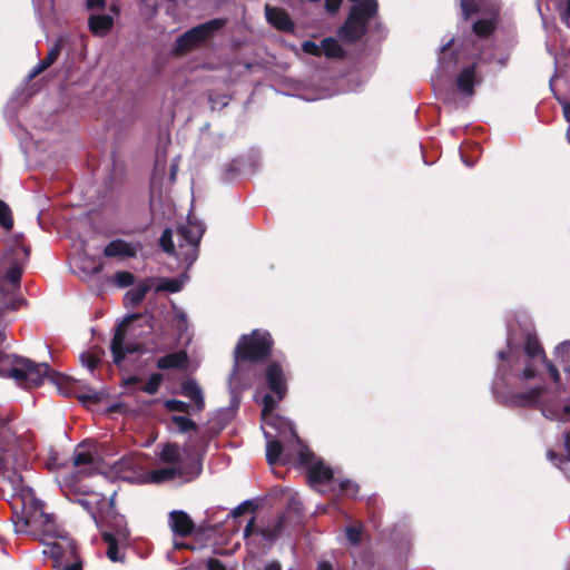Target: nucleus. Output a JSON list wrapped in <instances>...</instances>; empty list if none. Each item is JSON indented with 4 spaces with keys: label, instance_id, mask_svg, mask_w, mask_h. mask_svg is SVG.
<instances>
[{
    "label": "nucleus",
    "instance_id": "obj_63",
    "mask_svg": "<svg viewBox=\"0 0 570 570\" xmlns=\"http://www.w3.org/2000/svg\"><path fill=\"white\" fill-rule=\"evenodd\" d=\"M564 445H566L567 452L570 456V430L564 435Z\"/></svg>",
    "mask_w": 570,
    "mask_h": 570
},
{
    "label": "nucleus",
    "instance_id": "obj_58",
    "mask_svg": "<svg viewBox=\"0 0 570 570\" xmlns=\"http://www.w3.org/2000/svg\"><path fill=\"white\" fill-rule=\"evenodd\" d=\"M141 382V379L136 376V375H131V376H128L127 379L124 380V386L128 387L130 385H135L137 383H140Z\"/></svg>",
    "mask_w": 570,
    "mask_h": 570
},
{
    "label": "nucleus",
    "instance_id": "obj_1",
    "mask_svg": "<svg viewBox=\"0 0 570 570\" xmlns=\"http://www.w3.org/2000/svg\"><path fill=\"white\" fill-rule=\"evenodd\" d=\"M13 524L17 533L39 537L47 549L43 551L56 561L77 558L75 541L67 535H59L57 525L50 514L45 513L42 504L32 493L13 498Z\"/></svg>",
    "mask_w": 570,
    "mask_h": 570
},
{
    "label": "nucleus",
    "instance_id": "obj_36",
    "mask_svg": "<svg viewBox=\"0 0 570 570\" xmlns=\"http://www.w3.org/2000/svg\"><path fill=\"white\" fill-rule=\"evenodd\" d=\"M542 363L546 366L547 372L549 373V375H550L552 382L556 384L557 389L559 391H561V390L563 391L564 387H563V385L561 383V377H560V373H559L558 367L551 361H549L547 358L546 354H543Z\"/></svg>",
    "mask_w": 570,
    "mask_h": 570
},
{
    "label": "nucleus",
    "instance_id": "obj_22",
    "mask_svg": "<svg viewBox=\"0 0 570 570\" xmlns=\"http://www.w3.org/2000/svg\"><path fill=\"white\" fill-rule=\"evenodd\" d=\"M159 459L161 462L173 464L175 466L187 464L181 461V450L177 443L165 444L159 453Z\"/></svg>",
    "mask_w": 570,
    "mask_h": 570
},
{
    "label": "nucleus",
    "instance_id": "obj_41",
    "mask_svg": "<svg viewBox=\"0 0 570 570\" xmlns=\"http://www.w3.org/2000/svg\"><path fill=\"white\" fill-rule=\"evenodd\" d=\"M279 400H277V396L275 394H273L272 392L271 393H267L265 394L263 397H262V404H263V409H262V416L263 417H266L267 415H269L271 413H273V411L276 409L277 406V402Z\"/></svg>",
    "mask_w": 570,
    "mask_h": 570
},
{
    "label": "nucleus",
    "instance_id": "obj_26",
    "mask_svg": "<svg viewBox=\"0 0 570 570\" xmlns=\"http://www.w3.org/2000/svg\"><path fill=\"white\" fill-rule=\"evenodd\" d=\"M524 353L528 357L534 358L541 356L543 358L544 350L539 342L537 334L527 332L524 337Z\"/></svg>",
    "mask_w": 570,
    "mask_h": 570
},
{
    "label": "nucleus",
    "instance_id": "obj_11",
    "mask_svg": "<svg viewBox=\"0 0 570 570\" xmlns=\"http://www.w3.org/2000/svg\"><path fill=\"white\" fill-rule=\"evenodd\" d=\"M264 380L268 390L277 396V400H284L288 392L287 377L283 366L277 361L267 364L264 371Z\"/></svg>",
    "mask_w": 570,
    "mask_h": 570
},
{
    "label": "nucleus",
    "instance_id": "obj_16",
    "mask_svg": "<svg viewBox=\"0 0 570 570\" xmlns=\"http://www.w3.org/2000/svg\"><path fill=\"white\" fill-rule=\"evenodd\" d=\"M306 476L309 485L326 484L334 479V471L318 460L308 466Z\"/></svg>",
    "mask_w": 570,
    "mask_h": 570
},
{
    "label": "nucleus",
    "instance_id": "obj_60",
    "mask_svg": "<svg viewBox=\"0 0 570 570\" xmlns=\"http://www.w3.org/2000/svg\"><path fill=\"white\" fill-rule=\"evenodd\" d=\"M264 570H282V566L278 561L274 560L266 563Z\"/></svg>",
    "mask_w": 570,
    "mask_h": 570
},
{
    "label": "nucleus",
    "instance_id": "obj_3",
    "mask_svg": "<svg viewBox=\"0 0 570 570\" xmlns=\"http://www.w3.org/2000/svg\"><path fill=\"white\" fill-rule=\"evenodd\" d=\"M29 256L30 246L24 244L23 235H14L8 242L4 254V258L10 263V267L0 279V314L4 311L17 309L23 302V299L14 297V294L20 288L22 267L29 259Z\"/></svg>",
    "mask_w": 570,
    "mask_h": 570
},
{
    "label": "nucleus",
    "instance_id": "obj_57",
    "mask_svg": "<svg viewBox=\"0 0 570 570\" xmlns=\"http://www.w3.org/2000/svg\"><path fill=\"white\" fill-rule=\"evenodd\" d=\"M87 7L89 9H101L105 7V0H87Z\"/></svg>",
    "mask_w": 570,
    "mask_h": 570
},
{
    "label": "nucleus",
    "instance_id": "obj_64",
    "mask_svg": "<svg viewBox=\"0 0 570 570\" xmlns=\"http://www.w3.org/2000/svg\"><path fill=\"white\" fill-rule=\"evenodd\" d=\"M505 373H507V370L504 368V366H503V365H500V366L498 367V374H499V375H501V376L503 377V376L505 375Z\"/></svg>",
    "mask_w": 570,
    "mask_h": 570
},
{
    "label": "nucleus",
    "instance_id": "obj_2",
    "mask_svg": "<svg viewBox=\"0 0 570 570\" xmlns=\"http://www.w3.org/2000/svg\"><path fill=\"white\" fill-rule=\"evenodd\" d=\"M0 376L10 377L22 387H38L48 377L55 385L62 389L69 377L52 370L47 363H36L30 358L0 352Z\"/></svg>",
    "mask_w": 570,
    "mask_h": 570
},
{
    "label": "nucleus",
    "instance_id": "obj_56",
    "mask_svg": "<svg viewBox=\"0 0 570 570\" xmlns=\"http://www.w3.org/2000/svg\"><path fill=\"white\" fill-rule=\"evenodd\" d=\"M561 20L567 27L570 28V0H567L566 2V8L561 13Z\"/></svg>",
    "mask_w": 570,
    "mask_h": 570
},
{
    "label": "nucleus",
    "instance_id": "obj_43",
    "mask_svg": "<svg viewBox=\"0 0 570 570\" xmlns=\"http://www.w3.org/2000/svg\"><path fill=\"white\" fill-rule=\"evenodd\" d=\"M114 282L118 287L125 288L135 283V275L127 271L116 272Z\"/></svg>",
    "mask_w": 570,
    "mask_h": 570
},
{
    "label": "nucleus",
    "instance_id": "obj_28",
    "mask_svg": "<svg viewBox=\"0 0 570 570\" xmlns=\"http://www.w3.org/2000/svg\"><path fill=\"white\" fill-rule=\"evenodd\" d=\"M284 446L277 439L268 440L266 443V462L268 465L274 466L281 460Z\"/></svg>",
    "mask_w": 570,
    "mask_h": 570
},
{
    "label": "nucleus",
    "instance_id": "obj_12",
    "mask_svg": "<svg viewBox=\"0 0 570 570\" xmlns=\"http://www.w3.org/2000/svg\"><path fill=\"white\" fill-rule=\"evenodd\" d=\"M246 361H236L229 374L228 384L233 393L243 392L252 387L255 380V368L245 364Z\"/></svg>",
    "mask_w": 570,
    "mask_h": 570
},
{
    "label": "nucleus",
    "instance_id": "obj_45",
    "mask_svg": "<svg viewBox=\"0 0 570 570\" xmlns=\"http://www.w3.org/2000/svg\"><path fill=\"white\" fill-rule=\"evenodd\" d=\"M181 289V283L176 278L163 281L156 288L157 292L177 293Z\"/></svg>",
    "mask_w": 570,
    "mask_h": 570
},
{
    "label": "nucleus",
    "instance_id": "obj_35",
    "mask_svg": "<svg viewBox=\"0 0 570 570\" xmlns=\"http://www.w3.org/2000/svg\"><path fill=\"white\" fill-rule=\"evenodd\" d=\"M163 380H164L163 374L153 373L149 376L147 383L141 387V390L149 395H154L159 391Z\"/></svg>",
    "mask_w": 570,
    "mask_h": 570
},
{
    "label": "nucleus",
    "instance_id": "obj_32",
    "mask_svg": "<svg viewBox=\"0 0 570 570\" xmlns=\"http://www.w3.org/2000/svg\"><path fill=\"white\" fill-rule=\"evenodd\" d=\"M171 423L177 426L179 432H196L198 430V425L191 419L183 415H173Z\"/></svg>",
    "mask_w": 570,
    "mask_h": 570
},
{
    "label": "nucleus",
    "instance_id": "obj_5",
    "mask_svg": "<svg viewBox=\"0 0 570 570\" xmlns=\"http://www.w3.org/2000/svg\"><path fill=\"white\" fill-rule=\"evenodd\" d=\"M273 346L274 340L269 332L253 330L239 337L234 350V358L258 363L271 356Z\"/></svg>",
    "mask_w": 570,
    "mask_h": 570
},
{
    "label": "nucleus",
    "instance_id": "obj_17",
    "mask_svg": "<svg viewBox=\"0 0 570 570\" xmlns=\"http://www.w3.org/2000/svg\"><path fill=\"white\" fill-rule=\"evenodd\" d=\"M475 72L476 62L474 61L464 67L456 77L458 90L464 96L471 97L474 95Z\"/></svg>",
    "mask_w": 570,
    "mask_h": 570
},
{
    "label": "nucleus",
    "instance_id": "obj_14",
    "mask_svg": "<svg viewBox=\"0 0 570 570\" xmlns=\"http://www.w3.org/2000/svg\"><path fill=\"white\" fill-rule=\"evenodd\" d=\"M544 392L546 387L538 385L525 392L512 394L505 404L510 407H533L538 405Z\"/></svg>",
    "mask_w": 570,
    "mask_h": 570
},
{
    "label": "nucleus",
    "instance_id": "obj_51",
    "mask_svg": "<svg viewBox=\"0 0 570 570\" xmlns=\"http://www.w3.org/2000/svg\"><path fill=\"white\" fill-rule=\"evenodd\" d=\"M343 0H325V9L328 13L334 14L338 11Z\"/></svg>",
    "mask_w": 570,
    "mask_h": 570
},
{
    "label": "nucleus",
    "instance_id": "obj_34",
    "mask_svg": "<svg viewBox=\"0 0 570 570\" xmlns=\"http://www.w3.org/2000/svg\"><path fill=\"white\" fill-rule=\"evenodd\" d=\"M95 458L94 454L90 451H75L72 455V464L75 466H87V470L94 464ZM87 475L90 474V471L86 472Z\"/></svg>",
    "mask_w": 570,
    "mask_h": 570
},
{
    "label": "nucleus",
    "instance_id": "obj_59",
    "mask_svg": "<svg viewBox=\"0 0 570 570\" xmlns=\"http://www.w3.org/2000/svg\"><path fill=\"white\" fill-rule=\"evenodd\" d=\"M62 570H82V562L81 560L77 559L72 563L63 567Z\"/></svg>",
    "mask_w": 570,
    "mask_h": 570
},
{
    "label": "nucleus",
    "instance_id": "obj_55",
    "mask_svg": "<svg viewBox=\"0 0 570 570\" xmlns=\"http://www.w3.org/2000/svg\"><path fill=\"white\" fill-rule=\"evenodd\" d=\"M48 67L43 65V61L41 60L29 73V79H33L37 76H39L41 72H43Z\"/></svg>",
    "mask_w": 570,
    "mask_h": 570
},
{
    "label": "nucleus",
    "instance_id": "obj_21",
    "mask_svg": "<svg viewBox=\"0 0 570 570\" xmlns=\"http://www.w3.org/2000/svg\"><path fill=\"white\" fill-rule=\"evenodd\" d=\"M180 393L189 397L197 411H203L205 406L204 396L202 390L194 379H187L180 384Z\"/></svg>",
    "mask_w": 570,
    "mask_h": 570
},
{
    "label": "nucleus",
    "instance_id": "obj_9",
    "mask_svg": "<svg viewBox=\"0 0 570 570\" xmlns=\"http://www.w3.org/2000/svg\"><path fill=\"white\" fill-rule=\"evenodd\" d=\"M141 317L142 315L140 313L130 314L116 326L110 345L114 363L116 365H119L126 358L127 354H131L137 351L134 346L125 345V338L127 334V326Z\"/></svg>",
    "mask_w": 570,
    "mask_h": 570
},
{
    "label": "nucleus",
    "instance_id": "obj_50",
    "mask_svg": "<svg viewBox=\"0 0 570 570\" xmlns=\"http://www.w3.org/2000/svg\"><path fill=\"white\" fill-rule=\"evenodd\" d=\"M314 453L309 450H302L298 453V462L302 465H309L313 464Z\"/></svg>",
    "mask_w": 570,
    "mask_h": 570
},
{
    "label": "nucleus",
    "instance_id": "obj_38",
    "mask_svg": "<svg viewBox=\"0 0 570 570\" xmlns=\"http://www.w3.org/2000/svg\"><path fill=\"white\" fill-rule=\"evenodd\" d=\"M460 7L462 10V18L466 21L473 14L480 12V6L476 0H460Z\"/></svg>",
    "mask_w": 570,
    "mask_h": 570
},
{
    "label": "nucleus",
    "instance_id": "obj_61",
    "mask_svg": "<svg viewBox=\"0 0 570 570\" xmlns=\"http://www.w3.org/2000/svg\"><path fill=\"white\" fill-rule=\"evenodd\" d=\"M317 569L318 570H333V566L331 562L328 561H321L318 564H317Z\"/></svg>",
    "mask_w": 570,
    "mask_h": 570
},
{
    "label": "nucleus",
    "instance_id": "obj_20",
    "mask_svg": "<svg viewBox=\"0 0 570 570\" xmlns=\"http://www.w3.org/2000/svg\"><path fill=\"white\" fill-rule=\"evenodd\" d=\"M203 234L204 229L199 225L191 223L181 225L177 229L178 238L191 246L194 250L197 249Z\"/></svg>",
    "mask_w": 570,
    "mask_h": 570
},
{
    "label": "nucleus",
    "instance_id": "obj_7",
    "mask_svg": "<svg viewBox=\"0 0 570 570\" xmlns=\"http://www.w3.org/2000/svg\"><path fill=\"white\" fill-rule=\"evenodd\" d=\"M285 528V514H278L275 519L268 522L266 525L258 527L255 524V518H252L245 529L244 538L248 540L247 544L259 548L262 544L257 542L255 535H259L266 543L263 547L271 548L272 544L282 534Z\"/></svg>",
    "mask_w": 570,
    "mask_h": 570
},
{
    "label": "nucleus",
    "instance_id": "obj_52",
    "mask_svg": "<svg viewBox=\"0 0 570 570\" xmlns=\"http://www.w3.org/2000/svg\"><path fill=\"white\" fill-rule=\"evenodd\" d=\"M521 380H532L537 377V371L533 366L527 365L519 376Z\"/></svg>",
    "mask_w": 570,
    "mask_h": 570
},
{
    "label": "nucleus",
    "instance_id": "obj_54",
    "mask_svg": "<svg viewBox=\"0 0 570 570\" xmlns=\"http://www.w3.org/2000/svg\"><path fill=\"white\" fill-rule=\"evenodd\" d=\"M286 510H287V511L292 510V511H294L295 513L301 514V513H302V511H303V505H302V503H301L298 500H296V499L292 498V499L288 501V503H287V508H286Z\"/></svg>",
    "mask_w": 570,
    "mask_h": 570
},
{
    "label": "nucleus",
    "instance_id": "obj_39",
    "mask_svg": "<svg viewBox=\"0 0 570 570\" xmlns=\"http://www.w3.org/2000/svg\"><path fill=\"white\" fill-rule=\"evenodd\" d=\"M0 225L10 230L13 226V218L10 207L0 199Z\"/></svg>",
    "mask_w": 570,
    "mask_h": 570
},
{
    "label": "nucleus",
    "instance_id": "obj_53",
    "mask_svg": "<svg viewBox=\"0 0 570 570\" xmlns=\"http://www.w3.org/2000/svg\"><path fill=\"white\" fill-rule=\"evenodd\" d=\"M508 348H509V351H508V352H507V351H500V352H498V357H499L502 362L507 361V360L509 358L510 354H512V353L514 352V350H515V346H514V344H513V342H512V340H511V338H509V340H508Z\"/></svg>",
    "mask_w": 570,
    "mask_h": 570
},
{
    "label": "nucleus",
    "instance_id": "obj_25",
    "mask_svg": "<svg viewBox=\"0 0 570 570\" xmlns=\"http://www.w3.org/2000/svg\"><path fill=\"white\" fill-rule=\"evenodd\" d=\"M88 24L92 33H105L112 28L114 20L108 14H97L90 17Z\"/></svg>",
    "mask_w": 570,
    "mask_h": 570
},
{
    "label": "nucleus",
    "instance_id": "obj_4",
    "mask_svg": "<svg viewBox=\"0 0 570 570\" xmlns=\"http://www.w3.org/2000/svg\"><path fill=\"white\" fill-rule=\"evenodd\" d=\"M377 11L376 0H362L353 6L338 30V37L347 43L358 41L367 32V23L376 17Z\"/></svg>",
    "mask_w": 570,
    "mask_h": 570
},
{
    "label": "nucleus",
    "instance_id": "obj_49",
    "mask_svg": "<svg viewBox=\"0 0 570 570\" xmlns=\"http://www.w3.org/2000/svg\"><path fill=\"white\" fill-rule=\"evenodd\" d=\"M104 394L96 391H90L88 394H83L79 396V401L82 403H92L98 404L101 402Z\"/></svg>",
    "mask_w": 570,
    "mask_h": 570
},
{
    "label": "nucleus",
    "instance_id": "obj_18",
    "mask_svg": "<svg viewBox=\"0 0 570 570\" xmlns=\"http://www.w3.org/2000/svg\"><path fill=\"white\" fill-rule=\"evenodd\" d=\"M104 255L108 258H134L137 255V248L124 239H114L105 247Z\"/></svg>",
    "mask_w": 570,
    "mask_h": 570
},
{
    "label": "nucleus",
    "instance_id": "obj_30",
    "mask_svg": "<svg viewBox=\"0 0 570 570\" xmlns=\"http://www.w3.org/2000/svg\"><path fill=\"white\" fill-rule=\"evenodd\" d=\"M556 356L563 371L570 374V341H566L556 347Z\"/></svg>",
    "mask_w": 570,
    "mask_h": 570
},
{
    "label": "nucleus",
    "instance_id": "obj_13",
    "mask_svg": "<svg viewBox=\"0 0 570 570\" xmlns=\"http://www.w3.org/2000/svg\"><path fill=\"white\" fill-rule=\"evenodd\" d=\"M265 17L267 22L278 31L293 33L295 30V23L288 12L278 7L271 4L265 6Z\"/></svg>",
    "mask_w": 570,
    "mask_h": 570
},
{
    "label": "nucleus",
    "instance_id": "obj_42",
    "mask_svg": "<svg viewBox=\"0 0 570 570\" xmlns=\"http://www.w3.org/2000/svg\"><path fill=\"white\" fill-rule=\"evenodd\" d=\"M159 245L163 250L167 254H174L175 245L173 242V230L170 228H165L159 238Z\"/></svg>",
    "mask_w": 570,
    "mask_h": 570
},
{
    "label": "nucleus",
    "instance_id": "obj_19",
    "mask_svg": "<svg viewBox=\"0 0 570 570\" xmlns=\"http://www.w3.org/2000/svg\"><path fill=\"white\" fill-rule=\"evenodd\" d=\"M188 364V355L186 351H178L167 354L157 360L156 366L159 370L186 368Z\"/></svg>",
    "mask_w": 570,
    "mask_h": 570
},
{
    "label": "nucleus",
    "instance_id": "obj_40",
    "mask_svg": "<svg viewBox=\"0 0 570 570\" xmlns=\"http://www.w3.org/2000/svg\"><path fill=\"white\" fill-rule=\"evenodd\" d=\"M164 406L169 412H181L189 414L190 405L177 399H169L164 402Z\"/></svg>",
    "mask_w": 570,
    "mask_h": 570
},
{
    "label": "nucleus",
    "instance_id": "obj_29",
    "mask_svg": "<svg viewBox=\"0 0 570 570\" xmlns=\"http://www.w3.org/2000/svg\"><path fill=\"white\" fill-rule=\"evenodd\" d=\"M102 541L108 546L107 557L112 562L119 561V548H118V539L112 532L102 531L101 532Z\"/></svg>",
    "mask_w": 570,
    "mask_h": 570
},
{
    "label": "nucleus",
    "instance_id": "obj_10",
    "mask_svg": "<svg viewBox=\"0 0 570 570\" xmlns=\"http://www.w3.org/2000/svg\"><path fill=\"white\" fill-rule=\"evenodd\" d=\"M7 420L0 416V475L16 471V450L11 436H7Z\"/></svg>",
    "mask_w": 570,
    "mask_h": 570
},
{
    "label": "nucleus",
    "instance_id": "obj_23",
    "mask_svg": "<svg viewBox=\"0 0 570 570\" xmlns=\"http://www.w3.org/2000/svg\"><path fill=\"white\" fill-rule=\"evenodd\" d=\"M150 291V285L145 282L128 291L125 294L124 303L126 307H137L146 297V294Z\"/></svg>",
    "mask_w": 570,
    "mask_h": 570
},
{
    "label": "nucleus",
    "instance_id": "obj_31",
    "mask_svg": "<svg viewBox=\"0 0 570 570\" xmlns=\"http://www.w3.org/2000/svg\"><path fill=\"white\" fill-rule=\"evenodd\" d=\"M101 351H89L81 353L79 358L83 366L94 372L101 363Z\"/></svg>",
    "mask_w": 570,
    "mask_h": 570
},
{
    "label": "nucleus",
    "instance_id": "obj_48",
    "mask_svg": "<svg viewBox=\"0 0 570 570\" xmlns=\"http://www.w3.org/2000/svg\"><path fill=\"white\" fill-rule=\"evenodd\" d=\"M302 49L304 52H306L308 55H312L315 57L322 56V43L317 45L316 42H314L312 40H306L303 42Z\"/></svg>",
    "mask_w": 570,
    "mask_h": 570
},
{
    "label": "nucleus",
    "instance_id": "obj_62",
    "mask_svg": "<svg viewBox=\"0 0 570 570\" xmlns=\"http://www.w3.org/2000/svg\"><path fill=\"white\" fill-rule=\"evenodd\" d=\"M454 43V39L451 38L446 43H444L442 47H441V53H446L453 46Z\"/></svg>",
    "mask_w": 570,
    "mask_h": 570
},
{
    "label": "nucleus",
    "instance_id": "obj_46",
    "mask_svg": "<svg viewBox=\"0 0 570 570\" xmlns=\"http://www.w3.org/2000/svg\"><path fill=\"white\" fill-rule=\"evenodd\" d=\"M362 528L360 527H347L346 528V538L350 541L351 544L357 546L362 540Z\"/></svg>",
    "mask_w": 570,
    "mask_h": 570
},
{
    "label": "nucleus",
    "instance_id": "obj_33",
    "mask_svg": "<svg viewBox=\"0 0 570 570\" xmlns=\"http://www.w3.org/2000/svg\"><path fill=\"white\" fill-rule=\"evenodd\" d=\"M63 47H65L63 38H58L53 42V45L50 47L47 56L42 59L43 65H46L48 68L51 67L59 58Z\"/></svg>",
    "mask_w": 570,
    "mask_h": 570
},
{
    "label": "nucleus",
    "instance_id": "obj_8",
    "mask_svg": "<svg viewBox=\"0 0 570 570\" xmlns=\"http://www.w3.org/2000/svg\"><path fill=\"white\" fill-rule=\"evenodd\" d=\"M202 472V463L191 459L186 465L167 466L156 469L150 472V478L155 483L170 481L176 478H184L186 481L196 479Z\"/></svg>",
    "mask_w": 570,
    "mask_h": 570
},
{
    "label": "nucleus",
    "instance_id": "obj_6",
    "mask_svg": "<svg viewBox=\"0 0 570 570\" xmlns=\"http://www.w3.org/2000/svg\"><path fill=\"white\" fill-rule=\"evenodd\" d=\"M226 22L227 20L224 18H215L185 31L176 39L173 53L177 57H181L190 52L212 37L216 31L224 28Z\"/></svg>",
    "mask_w": 570,
    "mask_h": 570
},
{
    "label": "nucleus",
    "instance_id": "obj_24",
    "mask_svg": "<svg viewBox=\"0 0 570 570\" xmlns=\"http://www.w3.org/2000/svg\"><path fill=\"white\" fill-rule=\"evenodd\" d=\"M498 28L495 18L479 19L472 24L473 33L481 38L488 39L491 37Z\"/></svg>",
    "mask_w": 570,
    "mask_h": 570
},
{
    "label": "nucleus",
    "instance_id": "obj_37",
    "mask_svg": "<svg viewBox=\"0 0 570 570\" xmlns=\"http://www.w3.org/2000/svg\"><path fill=\"white\" fill-rule=\"evenodd\" d=\"M542 363L546 366L547 372L549 373V375H550L552 382L556 384L557 389L559 391H561V390L563 391L564 387H563V385L561 383V377H560V373H559L558 367L551 361H549L547 358L546 354H543Z\"/></svg>",
    "mask_w": 570,
    "mask_h": 570
},
{
    "label": "nucleus",
    "instance_id": "obj_44",
    "mask_svg": "<svg viewBox=\"0 0 570 570\" xmlns=\"http://www.w3.org/2000/svg\"><path fill=\"white\" fill-rule=\"evenodd\" d=\"M338 489L341 494L355 498L358 493L360 485L350 479H344L340 481Z\"/></svg>",
    "mask_w": 570,
    "mask_h": 570
},
{
    "label": "nucleus",
    "instance_id": "obj_27",
    "mask_svg": "<svg viewBox=\"0 0 570 570\" xmlns=\"http://www.w3.org/2000/svg\"><path fill=\"white\" fill-rule=\"evenodd\" d=\"M322 55H325L327 58L342 59L345 57V50L335 38L327 37L322 40Z\"/></svg>",
    "mask_w": 570,
    "mask_h": 570
},
{
    "label": "nucleus",
    "instance_id": "obj_15",
    "mask_svg": "<svg viewBox=\"0 0 570 570\" xmlns=\"http://www.w3.org/2000/svg\"><path fill=\"white\" fill-rule=\"evenodd\" d=\"M169 519L171 530L176 535L186 538L194 532L195 524L185 511L174 510L169 513Z\"/></svg>",
    "mask_w": 570,
    "mask_h": 570
},
{
    "label": "nucleus",
    "instance_id": "obj_47",
    "mask_svg": "<svg viewBox=\"0 0 570 570\" xmlns=\"http://www.w3.org/2000/svg\"><path fill=\"white\" fill-rule=\"evenodd\" d=\"M256 509H257V505L252 500H247V501H244L243 503H240L237 508H235L232 511V515L234 518H238V517L243 515L245 512H248V511L254 512Z\"/></svg>",
    "mask_w": 570,
    "mask_h": 570
}]
</instances>
